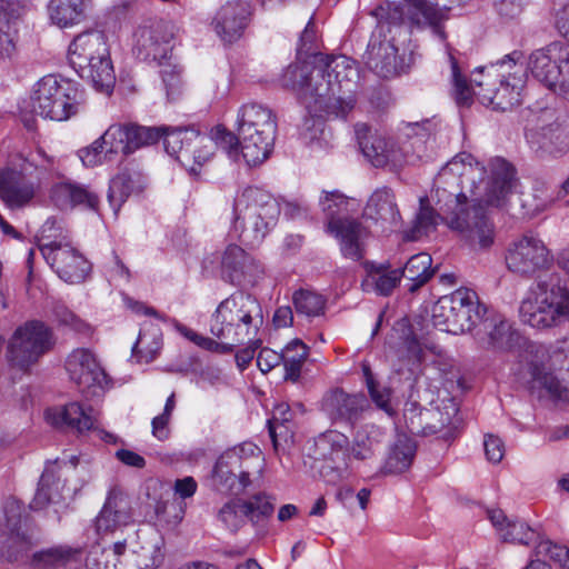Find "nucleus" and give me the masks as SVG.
Returning <instances> with one entry per match:
<instances>
[{
    "mask_svg": "<svg viewBox=\"0 0 569 569\" xmlns=\"http://www.w3.org/2000/svg\"><path fill=\"white\" fill-rule=\"evenodd\" d=\"M212 481L214 488L223 493H238L249 485V471L239 466V458L234 452H223L217 460Z\"/></svg>",
    "mask_w": 569,
    "mask_h": 569,
    "instance_id": "473e14b6",
    "label": "nucleus"
},
{
    "mask_svg": "<svg viewBox=\"0 0 569 569\" xmlns=\"http://www.w3.org/2000/svg\"><path fill=\"white\" fill-rule=\"evenodd\" d=\"M237 131L241 139V154L248 166L262 163L271 153L277 132V120L272 110L251 102L238 111Z\"/></svg>",
    "mask_w": 569,
    "mask_h": 569,
    "instance_id": "1a4fd4ad",
    "label": "nucleus"
},
{
    "mask_svg": "<svg viewBox=\"0 0 569 569\" xmlns=\"http://www.w3.org/2000/svg\"><path fill=\"white\" fill-rule=\"evenodd\" d=\"M24 0H0V58H11L16 51L17 21Z\"/></svg>",
    "mask_w": 569,
    "mask_h": 569,
    "instance_id": "4c0bfd02",
    "label": "nucleus"
},
{
    "mask_svg": "<svg viewBox=\"0 0 569 569\" xmlns=\"http://www.w3.org/2000/svg\"><path fill=\"white\" fill-rule=\"evenodd\" d=\"M493 4L497 13L505 19L519 17L525 7L523 0H495Z\"/></svg>",
    "mask_w": 569,
    "mask_h": 569,
    "instance_id": "774afa93",
    "label": "nucleus"
},
{
    "mask_svg": "<svg viewBox=\"0 0 569 569\" xmlns=\"http://www.w3.org/2000/svg\"><path fill=\"white\" fill-rule=\"evenodd\" d=\"M448 58L451 66L453 94L458 104L469 106L473 96H477L482 104L501 111L521 103L527 80V69L520 62L521 52L513 51L497 63L480 68L479 72L483 74V79L473 78L475 87H470L461 76L458 61L449 48Z\"/></svg>",
    "mask_w": 569,
    "mask_h": 569,
    "instance_id": "7ed1b4c3",
    "label": "nucleus"
},
{
    "mask_svg": "<svg viewBox=\"0 0 569 569\" xmlns=\"http://www.w3.org/2000/svg\"><path fill=\"white\" fill-rule=\"evenodd\" d=\"M520 320L535 329H551L569 321V288L557 273L531 286L519 307Z\"/></svg>",
    "mask_w": 569,
    "mask_h": 569,
    "instance_id": "423d86ee",
    "label": "nucleus"
},
{
    "mask_svg": "<svg viewBox=\"0 0 569 569\" xmlns=\"http://www.w3.org/2000/svg\"><path fill=\"white\" fill-rule=\"evenodd\" d=\"M551 112H543L538 123L526 130L530 149L539 159L558 158L569 150V131Z\"/></svg>",
    "mask_w": 569,
    "mask_h": 569,
    "instance_id": "4be33fe9",
    "label": "nucleus"
},
{
    "mask_svg": "<svg viewBox=\"0 0 569 569\" xmlns=\"http://www.w3.org/2000/svg\"><path fill=\"white\" fill-rule=\"evenodd\" d=\"M132 521L131 499L120 489H111L96 519L98 532H112Z\"/></svg>",
    "mask_w": 569,
    "mask_h": 569,
    "instance_id": "72a5a7b5",
    "label": "nucleus"
},
{
    "mask_svg": "<svg viewBox=\"0 0 569 569\" xmlns=\"http://www.w3.org/2000/svg\"><path fill=\"white\" fill-rule=\"evenodd\" d=\"M263 323L262 308L251 295L237 291L222 300L210 320V332L222 341V352H231L244 342H258Z\"/></svg>",
    "mask_w": 569,
    "mask_h": 569,
    "instance_id": "20e7f679",
    "label": "nucleus"
},
{
    "mask_svg": "<svg viewBox=\"0 0 569 569\" xmlns=\"http://www.w3.org/2000/svg\"><path fill=\"white\" fill-rule=\"evenodd\" d=\"M82 99V91L77 84L48 74L36 83L31 107L44 119L64 121L79 112Z\"/></svg>",
    "mask_w": 569,
    "mask_h": 569,
    "instance_id": "f8f14e48",
    "label": "nucleus"
},
{
    "mask_svg": "<svg viewBox=\"0 0 569 569\" xmlns=\"http://www.w3.org/2000/svg\"><path fill=\"white\" fill-rule=\"evenodd\" d=\"M39 249L44 260L66 282L80 283L91 270L90 262L69 242L51 240L41 242Z\"/></svg>",
    "mask_w": 569,
    "mask_h": 569,
    "instance_id": "412c9836",
    "label": "nucleus"
},
{
    "mask_svg": "<svg viewBox=\"0 0 569 569\" xmlns=\"http://www.w3.org/2000/svg\"><path fill=\"white\" fill-rule=\"evenodd\" d=\"M131 191L130 178L126 174H118L111 181L108 192V201L113 210L114 216L118 214L121 206L124 203Z\"/></svg>",
    "mask_w": 569,
    "mask_h": 569,
    "instance_id": "6e6d98bb",
    "label": "nucleus"
},
{
    "mask_svg": "<svg viewBox=\"0 0 569 569\" xmlns=\"http://www.w3.org/2000/svg\"><path fill=\"white\" fill-rule=\"evenodd\" d=\"M383 438L382 428L372 423L363 425L356 431L348 453L351 471L361 465H369L375 459Z\"/></svg>",
    "mask_w": 569,
    "mask_h": 569,
    "instance_id": "c9c22d12",
    "label": "nucleus"
},
{
    "mask_svg": "<svg viewBox=\"0 0 569 569\" xmlns=\"http://www.w3.org/2000/svg\"><path fill=\"white\" fill-rule=\"evenodd\" d=\"M66 370L87 399L100 398L110 388L107 373L89 349H74L67 357Z\"/></svg>",
    "mask_w": 569,
    "mask_h": 569,
    "instance_id": "a211bd4d",
    "label": "nucleus"
},
{
    "mask_svg": "<svg viewBox=\"0 0 569 569\" xmlns=\"http://www.w3.org/2000/svg\"><path fill=\"white\" fill-rule=\"evenodd\" d=\"M53 163V159L41 148L26 158L20 170L12 168L0 169V199L10 210L27 207L34 198L37 186L26 178L31 173L30 167L37 171H47Z\"/></svg>",
    "mask_w": 569,
    "mask_h": 569,
    "instance_id": "ddd939ff",
    "label": "nucleus"
},
{
    "mask_svg": "<svg viewBox=\"0 0 569 569\" xmlns=\"http://www.w3.org/2000/svg\"><path fill=\"white\" fill-rule=\"evenodd\" d=\"M111 149L110 139H104V133L97 139L90 147L79 151L82 163L87 167H94L102 162L103 159L111 160L113 153H107Z\"/></svg>",
    "mask_w": 569,
    "mask_h": 569,
    "instance_id": "5fc2aeb1",
    "label": "nucleus"
},
{
    "mask_svg": "<svg viewBox=\"0 0 569 569\" xmlns=\"http://www.w3.org/2000/svg\"><path fill=\"white\" fill-rule=\"evenodd\" d=\"M218 263L221 278L234 286L253 284L263 273L260 262L237 244H229L221 256H207L202 261L203 271L213 272Z\"/></svg>",
    "mask_w": 569,
    "mask_h": 569,
    "instance_id": "dca6fc26",
    "label": "nucleus"
},
{
    "mask_svg": "<svg viewBox=\"0 0 569 569\" xmlns=\"http://www.w3.org/2000/svg\"><path fill=\"white\" fill-rule=\"evenodd\" d=\"M110 53L103 32L90 30L78 34L69 46L68 59L74 71L89 72L88 66Z\"/></svg>",
    "mask_w": 569,
    "mask_h": 569,
    "instance_id": "7c9ffc66",
    "label": "nucleus"
},
{
    "mask_svg": "<svg viewBox=\"0 0 569 569\" xmlns=\"http://www.w3.org/2000/svg\"><path fill=\"white\" fill-rule=\"evenodd\" d=\"M367 389L377 408L385 411L388 416H392L395 413V409L391 405V389L389 387L381 386L379 382H376L375 386Z\"/></svg>",
    "mask_w": 569,
    "mask_h": 569,
    "instance_id": "680f3d73",
    "label": "nucleus"
},
{
    "mask_svg": "<svg viewBox=\"0 0 569 569\" xmlns=\"http://www.w3.org/2000/svg\"><path fill=\"white\" fill-rule=\"evenodd\" d=\"M355 133L362 154L372 166L377 168L388 164L400 167L410 162L403 149L398 148L395 142L387 140L366 123H357Z\"/></svg>",
    "mask_w": 569,
    "mask_h": 569,
    "instance_id": "393cba45",
    "label": "nucleus"
},
{
    "mask_svg": "<svg viewBox=\"0 0 569 569\" xmlns=\"http://www.w3.org/2000/svg\"><path fill=\"white\" fill-rule=\"evenodd\" d=\"M160 74L163 81V84L167 89L168 97L173 96L180 86V72L181 70L177 66H172L170 63L163 62L161 66Z\"/></svg>",
    "mask_w": 569,
    "mask_h": 569,
    "instance_id": "69168bd1",
    "label": "nucleus"
},
{
    "mask_svg": "<svg viewBox=\"0 0 569 569\" xmlns=\"http://www.w3.org/2000/svg\"><path fill=\"white\" fill-rule=\"evenodd\" d=\"M516 184V170L503 158H492L483 166L470 153H458L435 179L438 212L421 198L419 212L403 239L419 240L442 220L470 246L487 249L493 243L495 229L482 203L505 206Z\"/></svg>",
    "mask_w": 569,
    "mask_h": 569,
    "instance_id": "f257e3e1",
    "label": "nucleus"
},
{
    "mask_svg": "<svg viewBox=\"0 0 569 569\" xmlns=\"http://www.w3.org/2000/svg\"><path fill=\"white\" fill-rule=\"evenodd\" d=\"M380 10L386 11V19L391 24L408 21L418 27L431 28L433 34L441 41L447 39L442 28L447 16L437 0H399L398 2H388L387 8L381 7Z\"/></svg>",
    "mask_w": 569,
    "mask_h": 569,
    "instance_id": "f3484780",
    "label": "nucleus"
},
{
    "mask_svg": "<svg viewBox=\"0 0 569 569\" xmlns=\"http://www.w3.org/2000/svg\"><path fill=\"white\" fill-rule=\"evenodd\" d=\"M279 216L277 200L270 193L250 187L234 199L231 231L244 244L254 246L277 224Z\"/></svg>",
    "mask_w": 569,
    "mask_h": 569,
    "instance_id": "0eeeda50",
    "label": "nucleus"
},
{
    "mask_svg": "<svg viewBox=\"0 0 569 569\" xmlns=\"http://www.w3.org/2000/svg\"><path fill=\"white\" fill-rule=\"evenodd\" d=\"M443 411L437 407L431 409L421 408L416 402H408L403 409V419L408 430L412 435H435L450 426L456 418L459 408L453 398L442 401Z\"/></svg>",
    "mask_w": 569,
    "mask_h": 569,
    "instance_id": "5701e85b",
    "label": "nucleus"
},
{
    "mask_svg": "<svg viewBox=\"0 0 569 569\" xmlns=\"http://www.w3.org/2000/svg\"><path fill=\"white\" fill-rule=\"evenodd\" d=\"M98 550L91 551L86 560V566L88 569H123L126 565L132 567L136 565V560L127 561L124 557H110L107 558H98Z\"/></svg>",
    "mask_w": 569,
    "mask_h": 569,
    "instance_id": "052dcab7",
    "label": "nucleus"
},
{
    "mask_svg": "<svg viewBox=\"0 0 569 569\" xmlns=\"http://www.w3.org/2000/svg\"><path fill=\"white\" fill-rule=\"evenodd\" d=\"M80 561V550L68 546H56L34 552L32 566L36 569H60L77 565Z\"/></svg>",
    "mask_w": 569,
    "mask_h": 569,
    "instance_id": "37998d69",
    "label": "nucleus"
},
{
    "mask_svg": "<svg viewBox=\"0 0 569 569\" xmlns=\"http://www.w3.org/2000/svg\"><path fill=\"white\" fill-rule=\"evenodd\" d=\"M241 502V499L230 500L218 512L219 520L232 532L239 530L244 523L246 516L240 510Z\"/></svg>",
    "mask_w": 569,
    "mask_h": 569,
    "instance_id": "13d9d810",
    "label": "nucleus"
},
{
    "mask_svg": "<svg viewBox=\"0 0 569 569\" xmlns=\"http://www.w3.org/2000/svg\"><path fill=\"white\" fill-rule=\"evenodd\" d=\"M176 128L169 127H143L138 124H111L104 131V139H110L111 149L107 153L130 154L137 149L152 144L160 138L166 140L169 132Z\"/></svg>",
    "mask_w": 569,
    "mask_h": 569,
    "instance_id": "b1692460",
    "label": "nucleus"
},
{
    "mask_svg": "<svg viewBox=\"0 0 569 569\" xmlns=\"http://www.w3.org/2000/svg\"><path fill=\"white\" fill-rule=\"evenodd\" d=\"M476 338L483 348L499 352L512 351L520 347L523 340L505 316L488 310L478 325Z\"/></svg>",
    "mask_w": 569,
    "mask_h": 569,
    "instance_id": "bb28decb",
    "label": "nucleus"
},
{
    "mask_svg": "<svg viewBox=\"0 0 569 569\" xmlns=\"http://www.w3.org/2000/svg\"><path fill=\"white\" fill-rule=\"evenodd\" d=\"M293 306L299 315L318 317L323 313L326 300L316 292L299 290L293 295Z\"/></svg>",
    "mask_w": 569,
    "mask_h": 569,
    "instance_id": "603ef678",
    "label": "nucleus"
},
{
    "mask_svg": "<svg viewBox=\"0 0 569 569\" xmlns=\"http://www.w3.org/2000/svg\"><path fill=\"white\" fill-rule=\"evenodd\" d=\"M226 452H234L239 458V466L249 471V461L261 460V450L252 442H243L240 446L228 449Z\"/></svg>",
    "mask_w": 569,
    "mask_h": 569,
    "instance_id": "0e129e2a",
    "label": "nucleus"
},
{
    "mask_svg": "<svg viewBox=\"0 0 569 569\" xmlns=\"http://www.w3.org/2000/svg\"><path fill=\"white\" fill-rule=\"evenodd\" d=\"M537 556L548 558L562 569H569V548L557 545L549 539H542L535 546Z\"/></svg>",
    "mask_w": 569,
    "mask_h": 569,
    "instance_id": "4d7b16f0",
    "label": "nucleus"
},
{
    "mask_svg": "<svg viewBox=\"0 0 569 569\" xmlns=\"http://www.w3.org/2000/svg\"><path fill=\"white\" fill-rule=\"evenodd\" d=\"M309 355L308 347L300 340L293 339L281 351V362L284 367V380L297 382L301 369Z\"/></svg>",
    "mask_w": 569,
    "mask_h": 569,
    "instance_id": "de8ad7c7",
    "label": "nucleus"
},
{
    "mask_svg": "<svg viewBox=\"0 0 569 569\" xmlns=\"http://www.w3.org/2000/svg\"><path fill=\"white\" fill-rule=\"evenodd\" d=\"M528 351L532 356L525 377L528 389L538 397L565 399L567 388L550 369L563 370L569 375V335L557 341L550 352L540 345H529Z\"/></svg>",
    "mask_w": 569,
    "mask_h": 569,
    "instance_id": "9d476101",
    "label": "nucleus"
},
{
    "mask_svg": "<svg viewBox=\"0 0 569 569\" xmlns=\"http://www.w3.org/2000/svg\"><path fill=\"white\" fill-rule=\"evenodd\" d=\"M487 313L476 291L459 288L442 296L432 307V323L441 331L452 335L463 333L476 328Z\"/></svg>",
    "mask_w": 569,
    "mask_h": 569,
    "instance_id": "9b49d317",
    "label": "nucleus"
},
{
    "mask_svg": "<svg viewBox=\"0 0 569 569\" xmlns=\"http://www.w3.org/2000/svg\"><path fill=\"white\" fill-rule=\"evenodd\" d=\"M315 66L289 64L281 86L296 92L316 117L346 119L356 106L357 62L343 54L316 56Z\"/></svg>",
    "mask_w": 569,
    "mask_h": 569,
    "instance_id": "f03ea898",
    "label": "nucleus"
},
{
    "mask_svg": "<svg viewBox=\"0 0 569 569\" xmlns=\"http://www.w3.org/2000/svg\"><path fill=\"white\" fill-rule=\"evenodd\" d=\"M251 8L246 0H230L216 12L212 26L217 34L226 42L238 40L248 27Z\"/></svg>",
    "mask_w": 569,
    "mask_h": 569,
    "instance_id": "c756f323",
    "label": "nucleus"
},
{
    "mask_svg": "<svg viewBox=\"0 0 569 569\" xmlns=\"http://www.w3.org/2000/svg\"><path fill=\"white\" fill-rule=\"evenodd\" d=\"M3 529L0 532V557L17 561L27 556L33 546V530L30 519L23 515L21 502L7 497L2 505Z\"/></svg>",
    "mask_w": 569,
    "mask_h": 569,
    "instance_id": "2eb2a0df",
    "label": "nucleus"
},
{
    "mask_svg": "<svg viewBox=\"0 0 569 569\" xmlns=\"http://www.w3.org/2000/svg\"><path fill=\"white\" fill-rule=\"evenodd\" d=\"M487 460L491 463H499L505 456L503 441L496 436L489 435L483 441Z\"/></svg>",
    "mask_w": 569,
    "mask_h": 569,
    "instance_id": "338daca9",
    "label": "nucleus"
},
{
    "mask_svg": "<svg viewBox=\"0 0 569 569\" xmlns=\"http://www.w3.org/2000/svg\"><path fill=\"white\" fill-rule=\"evenodd\" d=\"M53 317L60 325L69 327L78 333L87 335L91 330L87 322L76 316L63 305H57L53 308Z\"/></svg>",
    "mask_w": 569,
    "mask_h": 569,
    "instance_id": "bf43d9fd",
    "label": "nucleus"
},
{
    "mask_svg": "<svg viewBox=\"0 0 569 569\" xmlns=\"http://www.w3.org/2000/svg\"><path fill=\"white\" fill-rule=\"evenodd\" d=\"M46 421L61 430L83 433L96 428L97 418L92 408H84L79 402H69L62 407L49 408L44 412Z\"/></svg>",
    "mask_w": 569,
    "mask_h": 569,
    "instance_id": "2f4dec72",
    "label": "nucleus"
},
{
    "mask_svg": "<svg viewBox=\"0 0 569 569\" xmlns=\"http://www.w3.org/2000/svg\"><path fill=\"white\" fill-rule=\"evenodd\" d=\"M216 146L229 156L237 157L241 139L239 134L236 136L218 126L211 130L210 136L201 133L194 127H177L164 140L167 153L194 176L199 174L200 168L210 160Z\"/></svg>",
    "mask_w": 569,
    "mask_h": 569,
    "instance_id": "39448f33",
    "label": "nucleus"
},
{
    "mask_svg": "<svg viewBox=\"0 0 569 569\" xmlns=\"http://www.w3.org/2000/svg\"><path fill=\"white\" fill-rule=\"evenodd\" d=\"M568 61L569 44L552 42L529 56L527 69L535 79L553 91Z\"/></svg>",
    "mask_w": 569,
    "mask_h": 569,
    "instance_id": "a878e982",
    "label": "nucleus"
},
{
    "mask_svg": "<svg viewBox=\"0 0 569 569\" xmlns=\"http://www.w3.org/2000/svg\"><path fill=\"white\" fill-rule=\"evenodd\" d=\"M176 27L163 20H148L134 32L133 52L143 61L162 66L172 56Z\"/></svg>",
    "mask_w": 569,
    "mask_h": 569,
    "instance_id": "6ab92c4d",
    "label": "nucleus"
},
{
    "mask_svg": "<svg viewBox=\"0 0 569 569\" xmlns=\"http://www.w3.org/2000/svg\"><path fill=\"white\" fill-rule=\"evenodd\" d=\"M367 219L380 223L383 230L397 227L400 212L391 189L379 188L370 196L363 210Z\"/></svg>",
    "mask_w": 569,
    "mask_h": 569,
    "instance_id": "e433bc0d",
    "label": "nucleus"
},
{
    "mask_svg": "<svg viewBox=\"0 0 569 569\" xmlns=\"http://www.w3.org/2000/svg\"><path fill=\"white\" fill-rule=\"evenodd\" d=\"M552 261V254L545 242L532 233H526L513 241L506 256L508 269L525 277L548 269Z\"/></svg>",
    "mask_w": 569,
    "mask_h": 569,
    "instance_id": "aec40b11",
    "label": "nucleus"
},
{
    "mask_svg": "<svg viewBox=\"0 0 569 569\" xmlns=\"http://www.w3.org/2000/svg\"><path fill=\"white\" fill-rule=\"evenodd\" d=\"M88 71H77L80 78L92 83L93 88L103 93H110L114 82L116 74L110 53L107 57H101L88 66Z\"/></svg>",
    "mask_w": 569,
    "mask_h": 569,
    "instance_id": "49530a36",
    "label": "nucleus"
},
{
    "mask_svg": "<svg viewBox=\"0 0 569 569\" xmlns=\"http://www.w3.org/2000/svg\"><path fill=\"white\" fill-rule=\"evenodd\" d=\"M319 203L327 220V232L339 241L342 256L353 261L362 259L369 231L358 219L350 217L360 203L337 190L323 191Z\"/></svg>",
    "mask_w": 569,
    "mask_h": 569,
    "instance_id": "6e6552de",
    "label": "nucleus"
},
{
    "mask_svg": "<svg viewBox=\"0 0 569 569\" xmlns=\"http://www.w3.org/2000/svg\"><path fill=\"white\" fill-rule=\"evenodd\" d=\"M316 449L326 461L322 470L330 469L336 473L332 481L347 478L350 475L349 439L346 435L337 430H328L316 439Z\"/></svg>",
    "mask_w": 569,
    "mask_h": 569,
    "instance_id": "c85d7f7f",
    "label": "nucleus"
},
{
    "mask_svg": "<svg viewBox=\"0 0 569 569\" xmlns=\"http://www.w3.org/2000/svg\"><path fill=\"white\" fill-rule=\"evenodd\" d=\"M416 455V443L407 436H398L390 448L383 471L386 473H400L409 469Z\"/></svg>",
    "mask_w": 569,
    "mask_h": 569,
    "instance_id": "a18cd8bd",
    "label": "nucleus"
},
{
    "mask_svg": "<svg viewBox=\"0 0 569 569\" xmlns=\"http://www.w3.org/2000/svg\"><path fill=\"white\" fill-rule=\"evenodd\" d=\"M370 407L363 393H348L340 388L327 391L321 400V410L333 422L353 425Z\"/></svg>",
    "mask_w": 569,
    "mask_h": 569,
    "instance_id": "cd10ccee",
    "label": "nucleus"
},
{
    "mask_svg": "<svg viewBox=\"0 0 569 569\" xmlns=\"http://www.w3.org/2000/svg\"><path fill=\"white\" fill-rule=\"evenodd\" d=\"M161 348V329L157 325L146 323L132 347V356L138 362L149 363L158 357Z\"/></svg>",
    "mask_w": 569,
    "mask_h": 569,
    "instance_id": "c03bdc74",
    "label": "nucleus"
},
{
    "mask_svg": "<svg viewBox=\"0 0 569 569\" xmlns=\"http://www.w3.org/2000/svg\"><path fill=\"white\" fill-rule=\"evenodd\" d=\"M317 31L311 18L302 31L297 47V61L292 64L315 66L316 56H325L317 51Z\"/></svg>",
    "mask_w": 569,
    "mask_h": 569,
    "instance_id": "8fccbe9b",
    "label": "nucleus"
},
{
    "mask_svg": "<svg viewBox=\"0 0 569 569\" xmlns=\"http://www.w3.org/2000/svg\"><path fill=\"white\" fill-rule=\"evenodd\" d=\"M431 262L430 254L426 252L417 253L407 261L400 272L401 278L411 282L409 291L415 292L432 277Z\"/></svg>",
    "mask_w": 569,
    "mask_h": 569,
    "instance_id": "09e8293b",
    "label": "nucleus"
},
{
    "mask_svg": "<svg viewBox=\"0 0 569 569\" xmlns=\"http://www.w3.org/2000/svg\"><path fill=\"white\" fill-rule=\"evenodd\" d=\"M91 3V0H50V19L60 28L78 24L86 18Z\"/></svg>",
    "mask_w": 569,
    "mask_h": 569,
    "instance_id": "79ce46f5",
    "label": "nucleus"
},
{
    "mask_svg": "<svg viewBox=\"0 0 569 569\" xmlns=\"http://www.w3.org/2000/svg\"><path fill=\"white\" fill-rule=\"evenodd\" d=\"M53 343L49 327L40 321H30L14 331L8 342L6 358L12 368L27 371Z\"/></svg>",
    "mask_w": 569,
    "mask_h": 569,
    "instance_id": "4468645a",
    "label": "nucleus"
},
{
    "mask_svg": "<svg viewBox=\"0 0 569 569\" xmlns=\"http://www.w3.org/2000/svg\"><path fill=\"white\" fill-rule=\"evenodd\" d=\"M501 537L505 541L526 546L530 543H536L537 546L539 541L542 540L535 529L520 520H512L511 522H508V527H506Z\"/></svg>",
    "mask_w": 569,
    "mask_h": 569,
    "instance_id": "864d4df0",
    "label": "nucleus"
},
{
    "mask_svg": "<svg viewBox=\"0 0 569 569\" xmlns=\"http://www.w3.org/2000/svg\"><path fill=\"white\" fill-rule=\"evenodd\" d=\"M177 330L179 331L180 335H182L186 339L190 340L191 342H193L196 346L202 348V349H206V350H210V351H221L222 352V341H216L209 337H204L196 331H193L192 329L183 326V325H178L177 326Z\"/></svg>",
    "mask_w": 569,
    "mask_h": 569,
    "instance_id": "e2e57ef3",
    "label": "nucleus"
},
{
    "mask_svg": "<svg viewBox=\"0 0 569 569\" xmlns=\"http://www.w3.org/2000/svg\"><path fill=\"white\" fill-rule=\"evenodd\" d=\"M50 199L61 210L82 207L84 209L98 212L99 197L90 188L72 182L61 181L52 186Z\"/></svg>",
    "mask_w": 569,
    "mask_h": 569,
    "instance_id": "f704fd0d",
    "label": "nucleus"
},
{
    "mask_svg": "<svg viewBox=\"0 0 569 569\" xmlns=\"http://www.w3.org/2000/svg\"><path fill=\"white\" fill-rule=\"evenodd\" d=\"M367 274L361 281L365 292H373L379 296H390L401 280L400 269L388 270L383 264L366 263Z\"/></svg>",
    "mask_w": 569,
    "mask_h": 569,
    "instance_id": "ea45409f",
    "label": "nucleus"
},
{
    "mask_svg": "<svg viewBox=\"0 0 569 569\" xmlns=\"http://www.w3.org/2000/svg\"><path fill=\"white\" fill-rule=\"evenodd\" d=\"M64 481L61 480L53 466L46 467L40 477L36 495L30 502V508L42 510L49 503H60L64 499Z\"/></svg>",
    "mask_w": 569,
    "mask_h": 569,
    "instance_id": "a19ab883",
    "label": "nucleus"
},
{
    "mask_svg": "<svg viewBox=\"0 0 569 569\" xmlns=\"http://www.w3.org/2000/svg\"><path fill=\"white\" fill-rule=\"evenodd\" d=\"M397 48L388 40L371 39L366 52L367 66L381 78L398 73Z\"/></svg>",
    "mask_w": 569,
    "mask_h": 569,
    "instance_id": "58836bf2",
    "label": "nucleus"
},
{
    "mask_svg": "<svg viewBox=\"0 0 569 569\" xmlns=\"http://www.w3.org/2000/svg\"><path fill=\"white\" fill-rule=\"evenodd\" d=\"M240 510L252 523H258L273 513L274 505L266 493H257L242 500Z\"/></svg>",
    "mask_w": 569,
    "mask_h": 569,
    "instance_id": "3c124183",
    "label": "nucleus"
}]
</instances>
